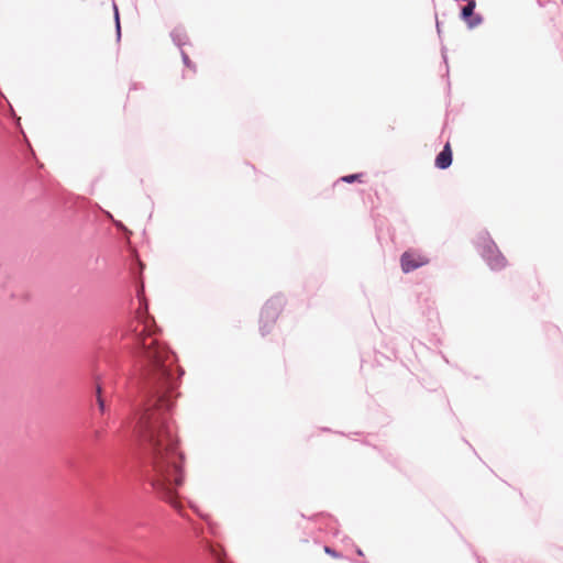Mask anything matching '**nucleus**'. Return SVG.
Here are the masks:
<instances>
[{"instance_id":"6e6552de","label":"nucleus","mask_w":563,"mask_h":563,"mask_svg":"<svg viewBox=\"0 0 563 563\" xmlns=\"http://www.w3.org/2000/svg\"><path fill=\"white\" fill-rule=\"evenodd\" d=\"M362 174H353L342 177L341 179L345 183H353V181H360L362 178Z\"/></svg>"},{"instance_id":"423d86ee","label":"nucleus","mask_w":563,"mask_h":563,"mask_svg":"<svg viewBox=\"0 0 563 563\" xmlns=\"http://www.w3.org/2000/svg\"><path fill=\"white\" fill-rule=\"evenodd\" d=\"M476 7V2L474 0H468L467 4L462 9V18L467 21L470 27H474L482 22L481 16H473L474 9Z\"/></svg>"},{"instance_id":"f257e3e1","label":"nucleus","mask_w":563,"mask_h":563,"mask_svg":"<svg viewBox=\"0 0 563 563\" xmlns=\"http://www.w3.org/2000/svg\"><path fill=\"white\" fill-rule=\"evenodd\" d=\"M168 402L159 400L157 407L147 408L139 422L141 438L152 449V485L162 498L178 509L177 489L184 483V454L179 449L177 435L165 417Z\"/></svg>"},{"instance_id":"f03ea898","label":"nucleus","mask_w":563,"mask_h":563,"mask_svg":"<svg viewBox=\"0 0 563 563\" xmlns=\"http://www.w3.org/2000/svg\"><path fill=\"white\" fill-rule=\"evenodd\" d=\"M137 336L136 355L141 361L145 378L165 382L168 387H174L175 375L178 367L175 365V355L167 345L161 341L154 329V321L144 318L142 323L134 328Z\"/></svg>"},{"instance_id":"1a4fd4ad","label":"nucleus","mask_w":563,"mask_h":563,"mask_svg":"<svg viewBox=\"0 0 563 563\" xmlns=\"http://www.w3.org/2000/svg\"><path fill=\"white\" fill-rule=\"evenodd\" d=\"M97 402H98L100 411L103 412L106 406H104V400L101 397V388L100 387H98V389H97Z\"/></svg>"},{"instance_id":"0eeeda50","label":"nucleus","mask_w":563,"mask_h":563,"mask_svg":"<svg viewBox=\"0 0 563 563\" xmlns=\"http://www.w3.org/2000/svg\"><path fill=\"white\" fill-rule=\"evenodd\" d=\"M452 164V150L450 143H446L443 150L435 158V166L440 169H445Z\"/></svg>"},{"instance_id":"f8f14e48","label":"nucleus","mask_w":563,"mask_h":563,"mask_svg":"<svg viewBox=\"0 0 563 563\" xmlns=\"http://www.w3.org/2000/svg\"><path fill=\"white\" fill-rule=\"evenodd\" d=\"M183 59L186 66L191 67L190 60L186 54L183 55Z\"/></svg>"},{"instance_id":"9d476101","label":"nucleus","mask_w":563,"mask_h":563,"mask_svg":"<svg viewBox=\"0 0 563 563\" xmlns=\"http://www.w3.org/2000/svg\"><path fill=\"white\" fill-rule=\"evenodd\" d=\"M324 552L333 558H340V555L330 547H324Z\"/></svg>"},{"instance_id":"7ed1b4c3","label":"nucleus","mask_w":563,"mask_h":563,"mask_svg":"<svg viewBox=\"0 0 563 563\" xmlns=\"http://www.w3.org/2000/svg\"><path fill=\"white\" fill-rule=\"evenodd\" d=\"M284 302L282 299L275 298L267 300L261 310L260 323L262 334L271 331L283 311Z\"/></svg>"},{"instance_id":"39448f33","label":"nucleus","mask_w":563,"mask_h":563,"mask_svg":"<svg viewBox=\"0 0 563 563\" xmlns=\"http://www.w3.org/2000/svg\"><path fill=\"white\" fill-rule=\"evenodd\" d=\"M429 263V258L423 254L409 250L400 257V266L404 273H409Z\"/></svg>"},{"instance_id":"9b49d317","label":"nucleus","mask_w":563,"mask_h":563,"mask_svg":"<svg viewBox=\"0 0 563 563\" xmlns=\"http://www.w3.org/2000/svg\"><path fill=\"white\" fill-rule=\"evenodd\" d=\"M115 21H117V30H118V33L120 34V22H119V13H118V10H115Z\"/></svg>"},{"instance_id":"20e7f679","label":"nucleus","mask_w":563,"mask_h":563,"mask_svg":"<svg viewBox=\"0 0 563 563\" xmlns=\"http://www.w3.org/2000/svg\"><path fill=\"white\" fill-rule=\"evenodd\" d=\"M481 247L483 256L487 261L492 269L498 271L503 269L506 266L507 261L505 256L497 249L496 244L488 238L483 239Z\"/></svg>"}]
</instances>
